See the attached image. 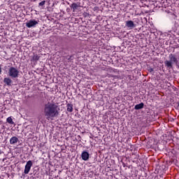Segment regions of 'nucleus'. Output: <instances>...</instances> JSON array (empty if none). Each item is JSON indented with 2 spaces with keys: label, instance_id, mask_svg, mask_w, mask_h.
I'll use <instances>...</instances> for the list:
<instances>
[{
  "label": "nucleus",
  "instance_id": "nucleus-1",
  "mask_svg": "<svg viewBox=\"0 0 179 179\" xmlns=\"http://www.w3.org/2000/svg\"><path fill=\"white\" fill-rule=\"evenodd\" d=\"M45 115L48 118H52L58 115V111L54 103H48L45 106Z\"/></svg>",
  "mask_w": 179,
  "mask_h": 179
},
{
  "label": "nucleus",
  "instance_id": "nucleus-2",
  "mask_svg": "<svg viewBox=\"0 0 179 179\" xmlns=\"http://www.w3.org/2000/svg\"><path fill=\"white\" fill-rule=\"evenodd\" d=\"M8 76H10V78H17L19 76V71L14 67H10L8 70Z\"/></svg>",
  "mask_w": 179,
  "mask_h": 179
},
{
  "label": "nucleus",
  "instance_id": "nucleus-3",
  "mask_svg": "<svg viewBox=\"0 0 179 179\" xmlns=\"http://www.w3.org/2000/svg\"><path fill=\"white\" fill-rule=\"evenodd\" d=\"M33 166V162L31 160L28 161L24 166V174H29L30 170H31V167Z\"/></svg>",
  "mask_w": 179,
  "mask_h": 179
},
{
  "label": "nucleus",
  "instance_id": "nucleus-4",
  "mask_svg": "<svg viewBox=\"0 0 179 179\" xmlns=\"http://www.w3.org/2000/svg\"><path fill=\"white\" fill-rule=\"evenodd\" d=\"M38 24V21L36 20H30L26 23L27 27L31 29V27H36Z\"/></svg>",
  "mask_w": 179,
  "mask_h": 179
},
{
  "label": "nucleus",
  "instance_id": "nucleus-5",
  "mask_svg": "<svg viewBox=\"0 0 179 179\" xmlns=\"http://www.w3.org/2000/svg\"><path fill=\"white\" fill-rule=\"evenodd\" d=\"M126 27H128L129 30H131L136 27V25L135 24V23H134L133 21L129 20L126 22Z\"/></svg>",
  "mask_w": 179,
  "mask_h": 179
},
{
  "label": "nucleus",
  "instance_id": "nucleus-6",
  "mask_svg": "<svg viewBox=\"0 0 179 179\" xmlns=\"http://www.w3.org/2000/svg\"><path fill=\"white\" fill-rule=\"evenodd\" d=\"M81 157L83 160H85V162H86L87 160H89V152L86 151L83 152L81 155Z\"/></svg>",
  "mask_w": 179,
  "mask_h": 179
},
{
  "label": "nucleus",
  "instance_id": "nucleus-7",
  "mask_svg": "<svg viewBox=\"0 0 179 179\" xmlns=\"http://www.w3.org/2000/svg\"><path fill=\"white\" fill-rule=\"evenodd\" d=\"M17 142H19V138H17V137H16V136H13L10 139V145H16V143H17Z\"/></svg>",
  "mask_w": 179,
  "mask_h": 179
},
{
  "label": "nucleus",
  "instance_id": "nucleus-8",
  "mask_svg": "<svg viewBox=\"0 0 179 179\" xmlns=\"http://www.w3.org/2000/svg\"><path fill=\"white\" fill-rule=\"evenodd\" d=\"M3 82L4 83H6V85H8L9 86L10 85V83H12V80H10V78H5Z\"/></svg>",
  "mask_w": 179,
  "mask_h": 179
},
{
  "label": "nucleus",
  "instance_id": "nucleus-9",
  "mask_svg": "<svg viewBox=\"0 0 179 179\" xmlns=\"http://www.w3.org/2000/svg\"><path fill=\"white\" fill-rule=\"evenodd\" d=\"M134 108L135 110H141V108H143V103L136 105Z\"/></svg>",
  "mask_w": 179,
  "mask_h": 179
},
{
  "label": "nucleus",
  "instance_id": "nucleus-10",
  "mask_svg": "<svg viewBox=\"0 0 179 179\" xmlns=\"http://www.w3.org/2000/svg\"><path fill=\"white\" fill-rule=\"evenodd\" d=\"M78 8H79V5H78L77 3H73L71 5V9H73V11L76 10Z\"/></svg>",
  "mask_w": 179,
  "mask_h": 179
},
{
  "label": "nucleus",
  "instance_id": "nucleus-11",
  "mask_svg": "<svg viewBox=\"0 0 179 179\" xmlns=\"http://www.w3.org/2000/svg\"><path fill=\"white\" fill-rule=\"evenodd\" d=\"M165 64L168 68H171L173 66V63L171 61H166Z\"/></svg>",
  "mask_w": 179,
  "mask_h": 179
},
{
  "label": "nucleus",
  "instance_id": "nucleus-12",
  "mask_svg": "<svg viewBox=\"0 0 179 179\" xmlns=\"http://www.w3.org/2000/svg\"><path fill=\"white\" fill-rule=\"evenodd\" d=\"M73 110V108L72 107L71 104H68L67 105V111H69V113H72Z\"/></svg>",
  "mask_w": 179,
  "mask_h": 179
},
{
  "label": "nucleus",
  "instance_id": "nucleus-13",
  "mask_svg": "<svg viewBox=\"0 0 179 179\" xmlns=\"http://www.w3.org/2000/svg\"><path fill=\"white\" fill-rule=\"evenodd\" d=\"M170 62H177V58H176V57L173 56V55H171L170 56Z\"/></svg>",
  "mask_w": 179,
  "mask_h": 179
},
{
  "label": "nucleus",
  "instance_id": "nucleus-14",
  "mask_svg": "<svg viewBox=\"0 0 179 179\" xmlns=\"http://www.w3.org/2000/svg\"><path fill=\"white\" fill-rule=\"evenodd\" d=\"M7 122H8V124H11L12 125L15 124V122H13V120H12V117H10L7 118Z\"/></svg>",
  "mask_w": 179,
  "mask_h": 179
},
{
  "label": "nucleus",
  "instance_id": "nucleus-15",
  "mask_svg": "<svg viewBox=\"0 0 179 179\" xmlns=\"http://www.w3.org/2000/svg\"><path fill=\"white\" fill-rule=\"evenodd\" d=\"M33 59H34V61H38V59H40V57H38L37 55H34Z\"/></svg>",
  "mask_w": 179,
  "mask_h": 179
},
{
  "label": "nucleus",
  "instance_id": "nucleus-16",
  "mask_svg": "<svg viewBox=\"0 0 179 179\" xmlns=\"http://www.w3.org/2000/svg\"><path fill=\"white\" fill-rule=\"evenodd\" d=\"M45 5V1H42L39 3V6H44Z\"/></svg>",
  "mask_w": 179,
  "mask_h": 179
},
{
  "label": "nucleus",
  "instance_id": "nucleus-17",
  "mask_svg": "<svg viewBox=\"0 0 179 179\" xmlns=\"http://www.w3.org/2000/svg\"><path fill=\"white\" fill-rule=\"evenodd\" d=\"M2 73V68L0 66V75Z\"/></svg>",
  "mask_w": 179,
  "mask_h": 179
},
{
  "label": "nucleus",
  "instance_id": "nucleus-18",
  "mask_svg": "<svg viewBox=\"0 0 179 179\" xmlns=\"http://www.w3.org/2000/svg\"><path fill=\"white\" fill-rule=\"evenodd\" d=\"M2 154V152L1 151V150H0V155H1Z\"/></svg>",
  "mask_w": 179,
  "mask_h": 179
},
{
  "label": "nucleus",
  "instance_id": "nucleus-19",
  "mask_svg": "<svg viewBox=\"0 0 179 179\" xmlns=\"http://www.w3.org/2000/svg\"><path fill=\"white\" fill-rule=\"evenodd\" d=\"M31 1H36V0H31Z\"/></svg>",
  "mask_w": 179,
  "mask_h": 179
}]
</instances>
